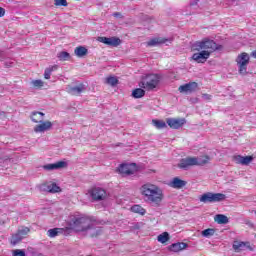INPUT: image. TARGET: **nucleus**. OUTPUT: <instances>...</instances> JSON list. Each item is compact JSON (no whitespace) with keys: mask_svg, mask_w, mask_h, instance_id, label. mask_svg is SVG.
Wrapping results in <instances>:
<instances>
[{"mask_svg":"<svg viewBox=\"0 0 256 256\" xmlns=\"http://www.w3.org/2000/svg\"><path fill=\"white\" fill-rule=\"evenodd\" d=\"M86 89L87 87L85 86V84H79L77 86L69 87L68 93H70V95H81V93H83V91H86Z\"/></svg>","mask_w":256,"mask_h":256,"instance_id":"nucleus-17","label":"nucleus"},{"mask_svg":"<svg viewBox=\"0 0 256 256\" xmlns=\"http://www.w3.org/2000/svg\"><path fill=\"white\" fill-rule=\"evenodd\" d=\"M106 85H111V87H115L116 85H119V79L115 76H110L105 79Z\"/></svg>","mask_w":256,"mask_h":256,"instance_id":"nucleus-27","label":"nucleus"},{"mask_svg":"<svg viewBox=\"0 0 256 256\" xmlns=\"http://www.w3.org/2000/svg\"><path fill=\"white\" fill-rule=\"evenodd\" d=\"M64 167H67V162L59 161L54 164H46L43 166V169L45 171H55L57 169H63Z\"/></svg>","mask_w":256,"mask_h":256,"instance_id":"nucleus-15","label":"nucleus"},{"mask_svg":"<svg viewBox=\"0 0 256 256\" xmlns=\"http://www.w3.org/2000/svg\"><path fill=\"white\" fill-rule=\"evenodd\" d=\"M198 87H199V84H197V82H189L187 84L181 85L178 88V91L180 93H193L197 91Z\"/></svg>","mask_w":256,"mask_h":256,"instance_id":"nucleus-12","label":"nucleus"},{"mask_svg":"<svg viewBox=\"0 0 256 256\" xmlns=\"http://www.w3.org/2000/svg\"><path fill=\"white\" fill-rule=\"evenodd\" d=\"M13 256H26V254L24 250L16 249L13 251Z\"/></svg>","mask_w":256,"mask_h":256,"instance_id":"nucleus-38","label":"nucleus"},{"mask_svg":"<svg viewBox=\"0 0 256 256\" xmlns=\"http://www.w3.org/2000/svg\"><path fill=\"white\" fill-rule=\"evenodd\" d=\"M229 1H231V3H237V1L239 0H229Z\"/></svg>","mask_w":256,"mask_h":256,"instance_id":"nucleus-45","label":"nucleus"},{"mask_svg":"<svg viewBox=\"0 0 256 256\" xmlns=\"http://www.w3.org/2000/svg\"><path fill=\"white\" fill-rule=\"evenodd\" d=\"M194 165L197 167H203V165H207L211 161V157L209 156H201V157H194Z\"/></svg>","mask_w":256,"mask_h":256,"instance_id":"nucleus-19","label":"nucleus"},{"mask_svg":"<svg viewBox=\"0 0 256 256\" xmlns=\"http://www.w3.org/2000/svg\"><path fill=\"white\" fill-rule=\"evenodd\" d=\"M61 231H62L61 228H52L47 231V235L50 238H55L57 237V235H59V233H61Z\"/></svg>","mask_w":256,"mask_h":256,"instance_id":"nucleus-30","label":"nucleus"},{"mask_svg":"<svg viewBox=\"0 0 256 256\" xmlns=\"http://www.w3.org/2000/svg\"><path fill=\"white\" fill-rule=\"evenodd\" d=\"M222 49V45H219L215 41L207 38L197 41L192 45V51H209L210 55L213 51H221Z\"/></svg>","mask_w":256,"mask_h":256,"instance_id":"nucleus-3","label":"nucleus"},{"mask_svg":"<svg viewBox=\"0 0 256 256\" xmlns=\"http://www.w3.org/2000/svg\"><path fill=\"white\" fill-rule=\"evenodd\" d=\"M178 167L179 169H184V171H187L189 167H195V158L194 157L182 158L178 163Z\"/></svg>","mask_w":256,"mask_h":256,"instance_id":"nucleus-14","label":"nucleus"},{"mask_svg":"<svg viewBox=\"0 0 256 256\" xmlns=\"http://www.w3.org/2000/svg\"><path fill=\"white\" fill-rule=\"evenodd\" d=\"M0 115H2V112H0Z\"/></svg>","mask_w":256,"mask_h":256,"instance_id":"nucleus-46","label":"nucleus"},{"mask_svg":"<svg viewBox=\"0 0 256 256\" xmlns=\"http://www.w3.org/2000/svg\"><path fill=\"white\" fill-rule=\"evenodd\" d=\"M131 211H133V213H138L139 215H145L146 211L143 207H141L140 205H134L131 207Z\"/></svg>","mask_w":256,"mask_h":256,"instance_id":"nucleus-32","label":"nucleus"},{"mask_svg":"<svg viewBox=\"0 0 256 256\" xmlns=\"http://www.w3.org/2000/svg\"><path fill=\"white\" fill-rule=\"evenodd\" d=\"M152 124L156 129H165L167 127V123L163 120H152Z\"/></svg>","mask_w":256,"mask_h":256,"instance_id":"nucleus-29","label":"nucleus"},{"mask_svg":"<svg viewBox=\"0 0 256 256\" xmlns=\"http://www.w3.org/2000/svg\"><path fill=\"white\" fill-rule=\"evenodd\" d=\"M30 229L28 227H23L22 229L18 230V233L22 236V238L29 233Z\"/></svg>","mask_w":256,"mask_h":256,"instance_id":"nucleus-37","label":"nucleus"},{"mask_svg":"<svg viewBox=\"0 0 256 256\" xmlns=\"http://www.w3.org/2000/svg\"><path fill=\"white\" fill-rule=\"evenodd\" d=\"M163 43H167V39L154 38L148 42V46L155 47L156 45H163Z\"/></svg>","mask_w":256,"mask_h":256,"instance_id":"nucleus-25","label":"nucleus"},{"mask_svg":"<svg viewBox=\"0 0 256 256\" xmlns=\"http://www.w3.org/2000/svg\"><path fill=\"white\" fill-rule=\"evenodd\" d=\"M132 97L134 99H141V97H145V90L142 88H136L132 91Z\"/></svg>","mask_w":256,"mask_h":256,"instance_id":"nucleus-26","label":"nucleus"},{"mask_svg":"<svg viewBox=\"0 0 256 256\" xmlns=\"http://www.w3.org/2000/svg\"><path fill=\"white\" fill-rule=\"evenodd\" d=\"M225 199H227V196H225V194L213 192L204 193L200 197L201 203H219L221 201H225Z\"/></svg>","mask_w":256,"mask_h":256,"instance_id":"nucleus-6","label":"nucleus"},{"mask_svg":"<svg viewBox=\"0 0 256 256\" xmlns=\"http://www.w3.org/2000/svg\"><path fill=\"white\" fill-rule=\"evenodd\" d=\"M21 241H23V236L17 232L11 238V245H17V243H21Z\"/></svg>","mask_w":256,"mask_h":256,"instance_id":"nucleus-28","label":"nucleus"},{"mask_svg":"<svg viewBox=\"0 0 256 256\" xmlns=\"http://www.w3.org/2000/svg\"><path fill=\"white\" fill-rule=\"evenodd\" d=\"M43 117H45V113L43 112H32L31 114L33 123H43Z\"/></svg>","mask_w":256,"mask_h":256,"instance_id":"nucleus-21","label":"nucleus"},{"mask_svg":"<svg viewBox=\"0 0 256 256\" xmlns=\"http://www.w3.org/2000/svg\"><path fill=\"white\" fill-rule=\"evenodd\" d=\"M89 193L93 201H103L107 197V192L101 187L92 188Z\"/></svg>","mask_w":256,"mask_h":256,"instance_id":"nucleus-8","label":"nucleus"},{"mask_svg":"<svg viewBox=\"0 0 256 256\" xmlns=\"http://www.w3.org/2000/svg\"><path fill=\"white\" fill-rule=\"evenodd\" d=\"M58 59L59 61H69V59H71V54H69L68 52H60L58 54Z\"/></svg>","mask_w":256,"mask_h":256,"instance_id":"nucleus-34","label":"nucleus"},{"mask_svg":"<svg viewBox=\"0 0 256 256\" xmlns=\"http://www.w3.org/2000/svg\"><path fill=\"white\" fill-rule=\"evenodd\" d=\"M73 229L86 237H99L103 230L97 226V220L89 216L76 217L72 223Z\"/></svg>","mask_w":256,"mask_h":256,"instance_id":"nucleus-1","label":"nucleus"},{"mask_svg":"<svg viewBox=\"0 0 256 256\" xmlns=\"http://www.w3.org/2000/svg\"><path fill=\"white\" fill-rule=\"evenodd\" d=\"M187 185V181L181 180L179 177H175L170 182V187H173V189H183Z\"/></svg>","mask_w":256,"mask_h":256,"instance_id":"nucleus-18","label":"nucleus"},{"mask_svg":"<svg viewBox=\"0 0 256 256\" xmlns=\"http://www.w3.org/2000/svg\"><path fill=\"white\" fill-rule=\"evenodd\" d=\"M202 98L205 101H211V99H213V96H211V94H202Z\"/></svg>","mask_w":256,"mask_h":256,"instance_id":"nucleus-40","label":"nucleus"},{"mask_svg":"<svg viewBox=\"0 0 256 256\" xmlns=\"http://www.w3.org/2000/svg\"><path fill=\"white\" fill-rule=\"evenodd\" d=\"M209 57H211V52H209V50H200L198 53H194L191 59L196 61V63H205Z\"/></svg>","mask_w":256,"mask_h":256,"instance_id":"nucleus-9","label":"nucleus"},{"mask_svg":"<svg viewBox=\"0 0 256 256\" xmlns=\"http://www.w3.org/2000/svg\"><path fill=\"white\" fill-rule=\"evenodd\" d=\"M197 3H199V0H193L192 2H190V5L193 7L197 5Z\"/></svg>","mask_w":256,"mask_h":256,"instance_id":"nucleus-43","label":"nucleus"},{"mask_svg":"<svg viewBox=\"0 0 256 256\" xmlns=\"http://www.w3.org/2000/svg\"><path fill=\"white\" fill-rule=\"evenodd\" d=\"M113 17H116L117 19H123V14H121L120 12H115L113 13Z\"/></svg>","mask_w":256,"mask_h":256,"instance_id":"nucleus-41","label":"nucleus"},{"mask_svg":"<svg viewBox=\"0 0 256 256\" xmlns=\"http://www.w3.org/2000/svg\"><path fill=\"white\" fill-rule=\"evenodd\" d=\"M233 160L235 161V163L237 165H249V163H251V161H253V156H234Z\"/></svg>","mask_w":256,"mask_h":256,"instance_id":"nucleus-16","label":"nucleus"},{"mask_svg":"<svg viewBox=\"0 0 256 256\" xmlns=\"http://www.w3.org/2000/svg\"><path fill=\"white\" fill-rule=\"evenodd\" d=\"M140 191L147 203L161 205V201H163V191L159 187L147 183L142 185Z\"/></svg>","mask_w":256,"mask_h":256,"instance_id":"nucleus-2","label":"nucleus"},{"mask_svg":"<svg viewBox=\"0 0 256 256\" xmlns=\"http://www.w3.org/2000/svg\"><path fill=\"white\" fill-rule=\"evenodd\" d=\"M57 69H59L58 65H53L46 68L44 72V79H51V73H53V71H57Z\"/></svg>","mask_w":256,"mask_h":256,"instance_id":"nucleus-24","label":"nucleus"},{"mask_svg":"<svg viewBox=\"0 0 256 256\" xmlns=\"http://www.w3.org/2000/svg\"><path fill=\"white\" fill-rule=\"evenodd\" d=\"M233 249H235V251H237V250H239V249H241V244H239V245H233Z\"/></svg>","mask_w":256,"mask_h":256,"instance_id":"nucleus-44","label":"nucleus"},{"mask_svg":"<svg viewBox=\"0 0 256 256\" xmlns=\"http://www.w3.org/2000/svg\"><path fill=\"white\" fill-rule=\"evenodd\" d=\"M98 41L109 47H119L121 45V39L117 37H98Z\"/></svg>","mask_w":256,"mask_h":256,"instance_id":"nucleus-11","label":"nucleus"},{"mask_svg":"<svg viewBox=\"0 0 256 256\" xmlns=\"http://www.w3.org/2000/svg\"><path fill=\"white\" fill-rule=\"evenodd\" d=\"M166 123L170 129H181L187 123V120L185 118H168Z\"/></svg>","mask_w":256,"mask_h":256,"instance_id":"nucleus-10","label":"nucleus"},{"mask_svg":"<svg viewBox=\"0 0 256 256\" xmlns=\"http://www.w3.org/2000/svg\"><path fill=\"white\" fill-rule=\"evenodd\" d=\"M157 85H159V75L157 74H148L139 83V87L147 91H152Z\"/></svg>","mask_w":256,"mask_h":256,"instance_id":"nucleus-4","label":"nucleus"},{"mask_svg":"<svg viewBox=\"0 0 256 256\" xmlns=\"http://www.w3.org/2000/svg\"><path fill=\"white\" fill-rule=\"evenodd\" d=\"M187 243L185 242H177L169 246V251H173V253H179V251H183L186 249Z\"/></svg>","mask_w":256,"mask_h":256,"instance_id":"nucleus-20","label":"nucleus"},{"mask_svg":"<svg viewBox=\"0 0 256 256\" xmlns=\"http://www.w3.org/2000/svg\"><path fill=\"white\" fill-rule=\"evenodd\" d=\"M250 57L246 52H242L236 58L238 73L240 75H247V65H249Z\"/></svg>","mask_w":256,"mask_h":256,"instance_id":"nucleus-5","label":"nucleus"},{"mask_svg":"<svg viewBox=\"0 0 256 256\" xmlns=\"http://www.w3.org/2000/svg\"><path fill=\"white\" fill-rule=\"evenodd\" d=\"M136 171H137V165L135 163L121 164L118 167V172L123 176L134 175V173H136Z\"/></svg>","mask_w":256,"mask_h":256,"instance_id":"nucleus-7","label":"nucleus"},{"mask_svg":"<svg viewBox=\"0 0 256 256\" xmlns=\"http://www.w3.org/2000/svg\"><path fill=\"white\" fill-rule=\"evenodd\" d=\"M158 241H159V243H167V241H169V233L164 232V233L158 235Z\"/></svg>","mask_w":256,"mask_h":256,"instance_id":"nucleus-35","label":"nucleus"},{"mask_svg":"<svg viewBox=\"0 0 256 256\" xmlns=\"http://www.w3.org/2000/svg\"><path fill=\"white\" fill-rule=\"evenodd\" d=\"M89 51L84 46H78L75 48L74 53L77 57H85Z\"/></svg>","mask_w":256,"mask_h":256,"instance_id":"nucleus-23","label":"nucleus"},{"mask_svg":"<svg viewBox=\"0 0 256 256\" xmlns=\"http://www.w3.org/2000/svg\"><path fill=\"white\" fill-rule=\"evenodd\" d=\"M54 5L56 7H67L69 3H67V0H54Z\"/></svg>","mask_w":256,"mask_h":256,"instance_id":"nucleus-36","label":"nucleus"},{"mask_svg":"<svg viewBox=\"0 0 256 256\" xmlns=\"http://www.w3.org/2000/svg\"><path fill=\"white\" fill-rule=\"evenodd\" d=\"M201 235L202 237H213L215 235V229L213 228H208V229H205L201 232Z\"/></svg>","mask_w":256,"mask_h":256,"instance_id":"nucleus-33","label":"nucleus"},{"mask_svg":"<svg viewBox=\"0 0 256 256\" xmlns=\"http://www.w3.org/2000/svg\"><path fill=\"white\" fill-rule=\"evenodd\" d=\"M32 85H33V87H37V88L43 87V82H42V80H34V81H32Z\"/></svg>","mask_w":256,"mask_h":256,"instance_id":"nucleus-39","label":"nucleus"},{"mask_svg":"<svg viewBox=\"0 0 256 256\" xmlns=\"http://www.w3.org/2000/svg\"><path fill=\"white\" fill-rule=\"evenodd\" d=\"M214 219L219 225H227L229 223V218L223 214H217Z\"/></svg>","mask_w":256,"mask_h":256,"instance_id":"nucleus-22","label":"nucleus"},{"mask_svg":"<svg viewBox=\"0 0 256 256\" xmlns=\"http://www.w3.org/2000/svg\"><path fill=\"white\" fill-rule=\"evenodd\" d=\"M40 125H36L34 127L35 133H45V131H51L53 127V123L51 121H43L39 122Z\"/></svg>","mask_w":256,"mask_h":256,"instance_id":"nucleus-13","label":"nucleus"},{"mask_svg":"<svg viewBox=\"0 0 256 256\" xmlns=\"http://www.w3.org/2000/svg\"><path fill=\"white\" fill-rule=\"evenodd\" d=\"M0 17H5V8L0 7Z\"/></svg>","mask_w":256,"mask_h":256,"instance_id":"nucleus-42","label":"nucleus"},{"mask_svg":"<svg viewBox=\"0 0 256 256\" xmlns=\"http://www.w3.org/2000/svg\"><path fill=\"white\" fill-rule=\"evenodd\" d=\"M49 193H59L61 191V187L57 185V183H52L47 186Z\"/></svg>","mask_w":256,"mask_h":256,"instance_id":"nucleus-31","label":"nucleus"}]
</instances>
